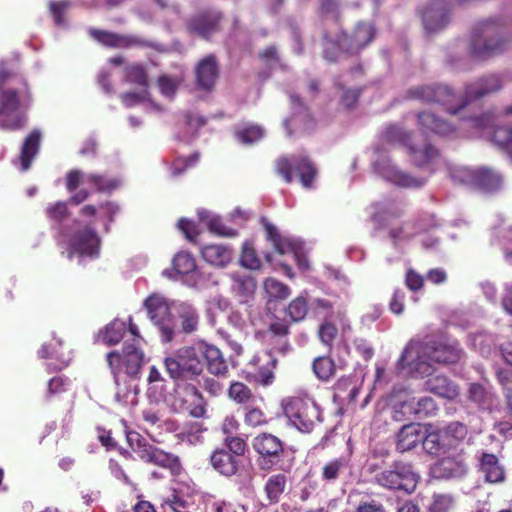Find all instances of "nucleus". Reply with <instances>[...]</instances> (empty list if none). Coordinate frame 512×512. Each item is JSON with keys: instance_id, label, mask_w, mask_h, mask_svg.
I'll return each instance as SVG.
<instances>
[{"instance_id": "3", "label": "nucleus", "mask_w": 512, "mask_h": 512, "mask_svg": "<svg viewBox=\"0 0 512 512\" xmlns=\"http://www.w3.org/2000/svg\"><path fill=\"white\" fill-rule=\"evenodd\" d=\"M500 89V78L496 75H489L481 78L475 85L466 88V100H458L453 91L444 85L419 86L410 89L408 94L412 99L441 104L448 113L456 114L467 105L468 100L479 99Z\"/></svg>"}, {"instance_id": "50", "label": "nucleus", "mask_w": 512, "mask_h": 512, "mask_svg": "<svg viewBox=\"0 0 512 512\" xmlns=\"http://www.w3.org/2000/svg\"><path fill=\"white\" fill-rule=\"evenodd\" d=\"M468 398L479 407L488 406L491 402L490 392L481 384L473 383L468 390Z\"/></svg>"}, {"instance_id": "13", "label": "nucleus", "mask_w": 512, "mask_h": 512, "mask_svg": "<svg viewBox=\"0 0 512 512\" xmlns=\"http://www.w3.org/2000/svg\"><path fill=\"white\" fill-rule=\"evenodd\" d=\"M424 355L431 361L440 364L457 363L462 355L460 344L457 341L432 340L423 347Z\"/></svg>"}, {"instance_id": "47", "label": "nucleus", "mask_w": 512, "mask_h": 512, "mask_svg": "<svg viewBox=\"0 0 512 512\" xmlns=\"http://www.w3.org/2000/svg\"><path fill=\"white\" fill-rule=\"evenodd\" d=\"M265 131L259 125H250L243 129L237 130L236 138L243 144L251 145L264 137Z\"/></svg>"}, {"instance_id": "8", "label": "nucleus", "mask_w": 512, "mask_h": 512, "mask_svg": "<svg viewBox=\"0 0 512 512\" xmlns=\"http://www.w3.org/2000/svg\"><path fill=\"white\" fill-rule=\"evenodd\" d=\"M126 438L130 448L142 461L168 469L172 475L179 473L181 464L176 455L149 444L138 432H127Z\"/></svg>"}, {"instance_id": "10", "label": "nucleus", "mask_w": 512, "mask_h": 512, "mask_svg": "<svg viewBox=\"0 0 512 512\" xmlns=\"http://www.w3.org/2000/svg\"><path fill=\"white\" fill-rule=\"evenodd\" d=\"M292 170H295L303 187H313V181L316 178L317 169L307 156L293 155L291 158L280 157L276 161V172L287 183H291L293 180Z\"/></svg>"}, {"instance_id": "21", "label": "nucleus", "mask_w": 512, "mask_h": 512, "mask_svg": "<svg viewBox=\"0 0 512 512\" xmlns=\"http://www.w3.org/2000/svg\"><path fill=\"white\" fill-rule=\"evenodd\" d=\"M166 371L176 382H187L196 380L187 365L184 348L180 349L174 357H167L164 361Z\"/></svg>"}, {"instance_id": "56", "label": "nucleus", "mask_w": 512, "mask_h": 512, "mask_svg": "<svg viewBox=\"0 0 512 512\" xmlns=\"http://www.w3.org/2000/svg\"><path fill=\"white\" fill-rule=\"evenodd\" d=\"M203 431L202 424L199 422L185 423L178 432L177 436L182 440L193 443L198 439V434Z\"/></svg>"}, {"instance_id": "4", "label": "nucleus", "mask_w": 512, "mask_h": 512, "mask_svg": "<svg viewBox=\"0 0 512 512\" xmlns=\"http://www.w3.org/2000/svg\"><path fill=\"white\" fill-rule=\"evenodd\" d=\"M376 27L371 21H358L350 31L341 30L333 39L327 32L322 35L323 57L337 62L342 54L356 56L375 39Z\"/></svg>"}, {"instance_id": "32", "label": "nucleus", "mask_w": 512, "mask_h": 512, "mask_svg": "<svg viewBox=\"0 0 512 512\" xmlns=\"http://www.w3.org/2000/svg\"><path fill=\"white\" fill-rule=\"evenodd\" d=\"M436 470L444 478H461L467 474L468 464L455 457H446L437 463Z\"/></svg>"}, {"instance_id": "25", "label": "nucleus", "mask_w": 512, "mask_h": 512, "mask_svg": "<svg viewBox=\"0 0 512 512\" xmlns=\"http://www.w3.org/2000/svg\"><path fill=\"white\" fill-rule=\"evenodd\" d=\"M173 309L181 321V332L186 334L197 330L199 324V314L196 308L189 302H173ZM179 330L177 329V333Z\"/></svg>"}, {"instance_id": "27", "label": "nucleus", "mask_w": 512, "mask_h": 512, "mask_svg": "<svg viewBox=\"0 0 512 512\" xmlns=\"http://www.w3.org/2000/svg\"><path fill=\"white\" fill-rule=\"evenodd\" d=\"M212 467L221 475L231 477L238 471L239 460L226 449L215 450L211 457Z\"/></svg>"}, {"instance_id": "19", "label": "nucleus", "mask_w": 512, "mask_h": 512, "mask_svg": "<svg viewBox=\"0 0 512 512\" xmlns=\"http://www.w3.org/2000/svg\"><path fill=\"white\" fill-rule=\"evenodd\" d=\"M200 353L206 361V367L209 373L225 378L229 368L222 352L214 345L200 343Z\"/></svg>"}, {"instance_id": "28", "label": "nucleus", "mask_w": 512, "mask_h": 512, "mask_svg": "<svg viewBox=\"0 0 512 512\" xmlns=\"http://www.w3.org/2000/svg\"><path fill=\"white\" fill-rule=\"evenodd\" d=\"M201 255L209 264L225 267L233 258V249L225 244H209L202 248Z\"/></svg>"}, {"instance_id": "35", "label": "nucleus", "mask_w": 512, "mask_h": 512, "mask_svg": "<svg viewBox=\"0 0 512 512\" xmlns=\"http://www.w3.org/2000/svg\"><path fill=\"white\" fill-rule=\"evenodd\" d=\"M287 483V478L283 474H275L268 478L265 483L264 490L270 504L279 502L280 496L283 494Z\"/></svg>"}, {"instance_id": "33", "label": "nucleus", "mask_w": 512, "mask_h": 512, "mask_svg": "<svg viewBox=\"0 0 512 512\" xmlns=\"http://www.w3.org/2000/svg\"><path fill=\"white\" fill-rule=\"evenodd\" d=\"M125 333V322L115 319L99 331L98 339L108 346H113L122 340Z\"/></svg>"}, {"instance_id": "6", "label": "nucleus", "mask_w": 512, "mask_h": 512, "mask_svg": "<svg viewBox=\"0 0 512 512\" xmlns=\"http://www.w3.org/2000/svg\"><path fill=\"white\" fill-rule=\"evenodd\" d=\"M106 360L117 386L122 372L132 380L139 379L145 364L144 353L135 343H125L122 352L118 350L109 352Z\"/></svg>"}, {"instance_id": "30", "label": "nucleus", "mask_w": 512, "mask_h": 512, "mask_svg": "<svg viewBox=\"0 0 512 512\" xmlns=\"http://www.w3.org/2000/svg\"><path fill=\"white\" fill-rule=\"evenodd\" d=\"M472 179L477 187L489 192L498 190L503 184L502 175L486 167L476 169Z\"/></svg>"}, {"instance_id": "16", "label": "nucleus", "mask_w": 512, "mask_h": 512, "mask_svg": "<svg viewBox=\"0 0 512 512\" xmlns=\"http://www.w3.org/2000/svg\"><path fill=\"white\" fill-rule=\"evenodd\" d=\"M100 239L95 230L86 227L76 232L70 240L68 258L71 259L74 254L80 257H96L99 254Z\"/></svg>"}, {"instance_id": "49", "label": "nucleus", "mask_w": 512, "mask_h": 512, "mask_svg": "<svg viewBox=\"0 0 512 512\" xmlns=\"http://www.w3.org/2000/svg\"><path fill=\"white\" fill-rule=\"evenodd\" d=\"M492 139L496 145L502 147L510 155H512V127H496L493 131Z\"/></svg>"}, {"instance_id": "20", "label": "nucleus", "mask_w": 512, "mask_h": 512, "mask_svg": "<svg viewBox=\"0 0 512 512\" xmlns=\"http://www.w3.org/2000/svg\"><path fill=\"white\" fill-rule=\"evenodd\" d=\"M216 57L212 54L203 58L196 66L197 85L203 90H210L218 78Z\"/></svg>"}, {"instance_id": "43", "label": "nucleus", "mask_w": 512, "mask_h": 512, "mask_svg": "<svg viewBox=\"0 0 512 512\" xmlns=\"http://www.w3.org/2000/svg\"><path fill=\"white\" fill-rule=\"evenodd\" d=\"M308 311L309 305L304 295H300L293 299L286 309L288 316L293 322H300L304 320Z\"/></svg>"}, {"instance_id": "29", "label": "nucleus", "mask_w": 512, "mask_h": 512, "mask_svg": "<svg viewBox=\"0 0 512 512\" xmlns=\"http://www.w3.org/2000/svg\"><path fill=\"white\" fill-rule=\"evenodd\" d=\"M41 138L42 134L38 129H34L25 138L19 156L22 171H27L30 168L32 160L39 152Z\"/></svg>"}, {"instance_id": "18", "label": "nucleus", "mask_w": 512, "mask_h": 512, "mask_svg": "<svg viewBox=\"0 0 512 512\" xmlns=\"http://www.w3.org/2000/svg\"><path fill=\"white\" fill-rule=\"evenodd\" d=\"M478 472L488 483H501L505 480V469L493 453L482 452L478 458Z\"/></svg>"}, {"instance_id": "62", "label": "nucleus", "mask_w": 512, "mask_h": 512, "mask_svg": "<svg viewBox=\"0 0 512 512\" xmlns=\"http://www.w3.org/2000/svg\"><path fill=\"white\" fill-rule=\"evenodd\" d=\"M47 216L53 220L62 221L68 216L67 203L58 201L46 208Z\"/></svg>"}, {"instance_id": "46", "label": "nucleus", "mask_w": 512, "mask_h": 512, "mask_svg": "<svg viewBox=\"0 0 512 512\" xmlns=\"http://www.w3.org/2000/svg\"><path fill=\"white\" fill-rule=\"evenodd\" d=\"M264 289L270 298L276 300H284L291 294V290L287 285L274 278L265 280Z\"/></svg>"}, {"instance_id": "31", "label": "nucleus", "mask_w": 512, "mask_h": 512, "mask_svg": "<svg viewBox=\"0 0 512 512\" xmlns=\"http://www.w3.org/2000/svg\"><path fill=\"white\" fill-rule=\"evenodd\" d=\"M230 278L232 280L231 290L233 293L240 298L242 303L247 302L255 292V279L251 275L240 273H232Z\"/></svg>"}, {"instance_id": "44", "label": "nucleus", "mask_w": 512, "mask_h": 512, "mask_svg": "<svg viewBox=\"0 0 512 512\" xmlns=\"http://www.w3.org/2000/svg\"><path fill=\"white\" fill-rule=\"evenodd\" d=\"M184 352L187 359V365L195 379H197L203 372V358L200 353V343L194 347H185Z\"/></svg>"}, {"instance_id": "11", "label": "nucleus", "mask_w": 512, "mask_h": 512, "mask_svg": "<svg viewBox=\"0 0 512 512\" xmlns=\"http://www.w3.org/2000/svg\"><path fill=\"white\" fill-rule=\"evenodd\" d=\"M252 447L259 455L258 465L262 470H270L284 457V443L275 435L261 433L253 438Z\"/></svg>"}, {"instance_id": "60", "label": "nucleus", "mask_w": 512, "mask_h": 512, "mask_svg": "<svg viewBox=\"0 0 512 512\" xmlns=\"http://www.w3.org/2000/svg\"><path fill=\"white\" fill-rule=\"evenodd\" d=\"M227 451L233 454L236 458L244 455L247 444L241 437L226 436L224 439Z\"/></svg>"}, {"instance_id": "52", "label": "nucleus", "mask_w": 512, "mask_h": 512, "mask_svg": "<svg viewBox=\"0 0 512 512\" xmlns=\"http://www.w3.org/2000/svg\"><path fill=\"white\" fill-rule=\"evenodd\" d=\"M267 357V366L261 367L257 374V381L264 385L268 386L274 381V373L272 369H274L277 365V359L270 353H265Z\"/></svg>"}, {"instance_id": "39", "label": "nucleus", "mask_w": 512, "mask_h": 512, "mask_svg": "<svg viewBox=\"0 0 512 512\" xmlns=\"http://www.w3.org/2000/svg\"><path fill=\"white\" fill-rule=\"evenodd\" d=\"M229 397L239 404L252 405L256 401V396L250 388L241 382H234L228 390Z\"/></svg>"}, {"instance_id": "48", "label": "nucleus", "mask_w": 512, "mask_h": 512, "mask_svg": "<svg viewBox=\"0 0 512 512\" xmlns=\"http://www.w3.org/2000/svg\"><path fill=\"white\" fill-rule=\"evenodd\" d=\"M370 167L372 173L379 177L384 175V148L380 142L372 147L369 151Z\"/></svg>"}, {"instance_id": "42", "label": "nucleus", "mask_w": 512, "mask_h": 512, "mask_svg": "<svg viewBox=\"0 0 512 512\" xmlns=\"http://www.w3.org/2000/svg\"><path fill=\"white\" fill-rule=\"evenodd\" d=\"M456 504L452 494L434 493L428 506L429 512H451Z\"/></svg>"}, {"instance_id": "45", "label": "nucleus", "mask_w": 512, "mask_h": 512, "mask_svg": "<svg viewBox=\"0 0 512 512\" xmlns=\"http://www.w3.org/2000/svg\"><path fill=\"white\" fill-rule=\"evenodd\" d=\"M443 440H445V438L440 429L438 431L430 432L427 435L423 434V440L421 443L428 454L438 455L444 447V444L442 443Z\"/></svg>"}, {"instance_id": "23", "label": "nucleus", "mask_w": 512, "mask_h": 512, "mask_svg": "<svg viewBox=\"0 0 512 512\" xmlns=\"http://www.w3.org/2000/svg\"><path fill=\"white\" fill-rule=\"evenodd\" d=\"M89 35L97 42L108 47H128L131 45H148L146 41L134 37H126L106 30L90 28Z\"/></svg>"}, {"instance_id": "34", "label": "nucleus", "mask_w": 512, "mask_h": 512, "mask_svg": "<svg viewBox=\"0 0 512 512\" xmlns=\"http://www.w3.org/2000/svg\"><path fill=\"white\" fill-rule=\"evenodd\" d=\"M199 218L203 221L209 231L219 236L234 237L237 232L234 229L226 227L221 218L207 210H200L198 212Z\"/></svg>"}, {"instance_id": "7", "label": "nucleus", "mask_w": 512, "mask_h": 512, "mask_svg": "<svg viewBox=\"0 0 512 512\" xmlns=\"http://www.w3.org/2000/svg\"><path fill=\"white\" fill-rule=\"evenodd\" d=\"M282 406L289 423L300 432L310 433L322 421L319 406L309 398H288Z\"/></svg>"}, {"instance_id": "24", "label": "nucleus", "mask_w": 512, "mask_h": 512, "mask_svg": "<svg viewBox=\"0 0 512 512\" xmlns=\"http://www.w3.org/2000/svg\"><path fill=\"white\" fill-rule=\"evenodd\" d=\"M423 433L422 427L418 423H409L404 425L397 435V450L400 452H406L413 449L422 442Z\"/></svg>"}, {"instance_id": "63", "label": "nucleus", "mask_w": 512, "mask_h": 512, "mask_svg": "<svg viewBox=\"0 0 512 512\" xmlns=\"http://www.w3.org/2000/svg\"><path fill=\"white\" fill-rule=\"evenodd\" d=\"M405 283L407 287L413 291H419L424 286V277L413 269H408L406 272Z\"/></svg>"}, {"instance_id": "55", "label": "nucleus", "mask_w": 512, "mask_h": 512, "mask_svg": "<svg viewBox=\"0 0 512 512\" xmlns=\"http://www.w3.org/2000/svg\"><path fill=\"white\" fill-rule=\"evenodd\" d=\"M199 153H194L187 158H177L171 165L170 172L173 177L182 175L189 167H192L199 160Z\"/></svg>"}, {"instance_id": "38", "label": "nucleus", "mask_w": 512, "mask_h": 512, "mask_svg": "<svg viewBox=\"0 0 512 512\" xmlns=\"http://www.w3.org/2000/svg\"><path fill=\"white\" fill-rule=\"evenodd\" d=\"M173 271L179 275H189L192 273L191 277L194 278L196 276V263L191 254L186 252H180L175 255L173 258Z\"/></svg>"}, {"instance_id": "14", "label": "nucleus", "mask_w": 512, "mask_h": 512, "mask_svg": "<svg viewBox=\"0 0 512 512\" xmlns=\"http://www.w3.org/2000/svg\"><path fill=\"white\" fill-rule=\"evenodd\" d=\"M417 487L416 475L407 467H402L400 470H391L386 474V488L389 490V495H386L388 501L397 499L398 492L404 494H411Z\"/></svg>"}, {"instance_id": "64", "label": "nucleus", "mask_w": 512, "mask_h": 512, "mask_svg": "<svg viewBox=\"0 0 512 512\" xmlns=\"http://www.w3.org/2000/svg\"><path fill=\"white\" fill-rule=\"evenodd\" d=\"M165 512H190L183 500L177 496H173L172 499H167L163 503Z\"/></svg>"}, {"instance_id": "58", "label": "nucleus", "mask_w": 512, "mask_h": 512, "mask_svg": "<svg viewBox=\"0 0 512 512\" xmlns=\"http://www.w3.org/2000/svg\"><path fill=\"white\" fill-rule=\"evenodd\" d=\"M71 6L69 0H61V1H51L50 2V12L54 18V22L57 26H63L64 19L63 14L68 10Z\"/></svg>"}, {"instance_id": "57", "label": "nucleus", "mask_w": 512, "mask_h": 512, "mask_svg": "<svg viewBox=\"0 0 512 512\" xmlns=\"http://www.w3.org/2000/svg\"><path fill=\"white\" fill-rule=\"evenodd\" d=\"M124 80L129 83H135L140 86L147 85V75L140 65H131L126 68Z\"/></svg>"}, {"instance_id": "40", "label": "nucleus", "mask_w": 512, "mask_h": 512, "mask_svg": "<svg viewBox=\"0 0 512 512\" xmlns=\"http://www.w3.org/2000/svg\"><path fill=\"white\" fill-rule=\"evenodd\" d=\"M386 181H389L401 187H412L421 185L420 182L416 181L410 175L402 172L395 166L388 164H386Z\"/></svg>"}, {"instance_id": "59", "label": "nucleus", "mask_w": 512, "mask_h": 512, "mask_svg": "<svg viewBox=\"0 0 512 512\" xmlns=\"http://www.w3.org/2000/svg\"><path fill=\"white\" fill-rule=\"evenodd\" d=\"M241 265L252 270L260 268V260L258 259L255 250L247 243L243 245Z\"/></svg>"}, {"instance_id": "51", "label": "nucleus", "mask_w": 512, "mask_h": 512, "mask_svg": "<svg viewBox=\"0 0 512 512\" xmlns=\"http://www.w3.org/2000/svg\"><path fill=\"white\" fill-rule=\"evenodd\" d=\"M347 460L344 457L336 458L326 463L322 468V478L326 481H335L345 467Z\"/></svg>"}, {"instance_id": "37", "label": "nucleus", "mask_w": 512, "mask_h": 512, "mask_svg": "<svg viewBox=\"0 0 512 512\" xmlns=\"http://www.w3.org/2000/svg\"><path fill=\"white\" fill-rule=\"evenodd\" d=\"M342 0H318V15L322 20L331 19L339 23L342 17Z\"/></svg>"}, {"instance_id": "53", "label": "nucleus", "mask_w": 512, "mask_h": 512, "mask_svg": "<svg viewBox=\"0 0 512 512\" xmlns=\"http://www.w3.org/2000/svg\"><path fill=\"white\" fill-rule=\"evenodd\" d=\"M87 181L92 183L96 190L99 192L109 193L120 186V181L117 179H106L99 174H90L87 176Z\"/></svg>"}, {"instance_id": "61", "label": "nucleus", "mask_w": 512, "mask_h": 512, "mask_svg": "<svg viewBox=\"0 0 512 512\" xmlns=\"http://www.w3.org/2000/svg\"><path fill=\"white\" fill-rule=\"evenodd\" d=\"M267 422L265 414L259 408H247L245 413V423L252 427L263 425Z\"/></svg>"}, {"instance_id": "26", "label": "nucleus", "mask_w": 512, "mask_h": 512, "mask_svg": "<svg viewBox=\"0 0 512 512\" xmlns=\"http://www.w3.org/2000/svg\"><path fill=\"white\" fill-rule=\"evenodd\" d=\"M221 15L218 12H209L194 17L189 23V29L199 36L208 39L218 30Z\"/></svg>"}, {"instance_id": "36", "label": "nucleus", "mask_w": 512, "mask_h": 512, "mask_svg": "<svg viewBox=\"0 0 512 512\" xmlns=\"http://www.w3.org/2000/svg\"><path fill=\"white\" fill-rule=\"evenodd\" d=\"M312 369L315 376L324 382H327L335 374L336 366L334 361L327 356H319L314 359Z\"/></svg>"}, {"instance_id": "22", "label": "nucleus", "mask_w": 512, "mask_h": 512, "mask_svg": "<svg viewBox=\"0 0 512 512\" xmlns=\"http://www.w3.org/2000/svg\"><path fill=\"white\" fill-rule=\"evenodd\" d=\"M425 389L449 400L456 399L459 394V386L444 375H432L425 382Z\"/></svg>"}, {"instance_id": "12", "label": "nucleus", "mask_w": 512, "mask_h": 512, "mask_svg": "<svg viewBox=\"0 0 512 512\" xmlns=\"http://www.w3.org/2000/svg\"><path fill=\"white\" fill-rule=\"evenodd\" d=\"M423 26L428 33L445 28L450 22V9L445 0H431L420 10Z\"/></svg>"}, {"instance_id": "17", "label": "nucleus", "mask_w": 512, "mask_h": 512, "mask_svg": "<svg viewBox=\"0 0 512 512\" xmlns=\"http://www.w3.org/2000/svg\"><path fill=\"white\" fill-rule=\"evenodd\" d=\"M400 410H395L394 418L400 420L398 414L407 416L408 419L422 420L436 414L438 407L431 397H422L417 400L411 399L400 404Z\"/></svg>"}, {"instance_id": "1", "label": "nucleus", "mask_w": 512, "mask_h": 512, "mask_svg": "<svg viewBox=\"0 0 512 512\" xmlns=\"http://www.w3.org/2000/svg\"><path fill=\"white\" fill-rule=\"evenodd\" d=\"M418 122L422 133L410 134L399 127L386 128V141L403 145L408 152L411 162L418 167L426 166L439 157V150L431 143L426 133L448 135L453 127L431 112L418 113Z\"/></svg>"}, {"instance_id": "41", "label": "nucleus", "mask_w": 512, "mask_h": 512, "mask_svg": "<svg viewBox=\"0 0 512 512\" xmlns=\"http://www.w3.org/2000/svg\"><path fill=\"white\" fill-rule=\"evenodd\" d=\"M445 440H448L449 445L457 444L463 441L468 433L467 426L459 421H454L441 429Z\"/></svg>"}, {"instance_id": "15", "label": "nucleus", "mask_w": 512, "mask_h": 512, "mask_svg": "<svg viewBox=\"0 0 512 512\" xmlns=\"http://www.w3.org/2000/svg\"><path fill=\"white\" fill-rule=\"evenodd\" d=\"M267 238L272 242L275 250L281 254L292 253L299 262V266L306 267V260L300 255L303 244L297 239L281 236L277 228L268 222L265 218L262 219Z\"/></svg>"}, {"instance_id": "2", "label": "nucleus", "mask_w": 512, "mask_h": 512, "mask_svg": "<svg viewBox=\"0 0 512 512\" xmlns=\"http://www.w3.org/2000/svg\"><path fill=\"white\" fill-rule=\"evenodd\" d=\"M32 99L23 75L0 61V129L18 130L25 125Z\"/></svg>"}, {"instance_id": "5", "label": "nucleus", "mask_w": 512, "mask_h": 512, "mask_svg": "<svg viewBox=\"0 0 512 512\" xmlns=\"http://www.w3.org/2000/svg\"><path fill=\"white\" fill-rule=\"evenodd\" d=\"M507 44L502 20L491 17L477 22L473 27L469 52L473 59L482 61L505 51Z\"/></svg>"}, {"instance_id": "9", "label": "nucleus", "mask_w": 512, "mask_h": 512, "mask_svg": "<svg viewBox=\"0 0 512 512\" xmlns=\"http://www.w3.org/2000/svg\"><path fill=\"white\" fill-rule=\"evenodd\" d=\"M144 307L150 321L159 330L162 342L172 341L177 334V326L167 299L162 295L152 294L145 299Z\"/></svg>"}, {"instance_id": "54", "label": "nucleus", "mask_w": 512, "mask_h": 512, "mask_svg": "<svg viewBox=\"0 0 512 512\" xmlns=\"http://www.w3.org/2000/svg\"><path fill=\"white\" fill-rule=\"evenodd\" d=\"M311 313L319 319H329L333 315V305L326 299L316 298L310 304Z\"/></svg>"}]
</instances>
